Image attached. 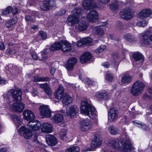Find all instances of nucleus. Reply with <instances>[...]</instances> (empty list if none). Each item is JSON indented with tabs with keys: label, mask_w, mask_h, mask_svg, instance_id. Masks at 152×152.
<instances>
[{
	"label": "nucleus",
	"mask_w": 152,
	"mask_h": 152,
	"mask_svg": "<svg viewBox=\"0 0 152 152\" xmlns=\"http://www.w3.org/2000/svg\"><path fill=\"white\" fill-rule=\"evenodd\" d=\"M81 113L87 115L90 118L98 121L97 112L94 107L89 104L86 101L81 102L80 107Z\"/></svg>",
	"instance_id": "obj_1"
},
{
	"label": "nucleus",
	"mask_w": 152,
	"mask_h": 152,
	"mask_svg": "<svg viewBox=\"0 0 152 152\" xmlns=\"http://www.w3.org/2000/svg\"><path fill=\"white\" fill-rule=\"evenodd\" d=\"M8 93V94H4L3 96L4 101H6L9 104L12 102V100L10 99V94H11L12 97L15 101H19L22 99V93L20 90L10 89Z\"/></svg>",
	"instance_id": "obj_2"
},
{
	"label": "nucleus",
	"mask_w": 152,
	"mask_h": 152,
	"mask_svg": "<svg viewBox=\"0 0 152 152\" xmlns=\"http://www.w3.org/2000/svg\"><path fill=\"white\" fill-rule=\"evenodd\" d=\"M82 10L80 8L73 9L72 11V15L67 18V23L70 26L75 25L79 20L78 17L82 15Z\"/></svg>",
	"instance_id": "obj_3"
},
{
	"label": "nucleus",
	"mask_w": 152,
	"mask_h": 152,
	"mask_svg": "<svg viewBox=\"0 0 152 152\" xmlns=\"http://www.w3.org/2000/svg\"><path fill=\"white\" fill-rule=\"evenodd\" d=\"M144 84L140 81L135 82L133 85L131 90V94L133 96L138 95L145 88Z\"/></svg>",
	"instance_id": "obj_4"
},
{
	"label": "nucleus",
	"mask_w": 152,
	"mask_h": 152,
	"mask_svg": "<svg viewBox=\"0 0 152 152\" xmlns=\"http://www.w3.org/2000/svg\"><path fill=\"white\" fill-rule=\"evenodd\" d=\"M120 17L123 19L126 20L131 19L134 16V10L131 8H126L120 12Z\"/></svg>",
	"instance_id": "obj_5"
},
{
	"label": "nucleus",
	"mask_w": 152,
	"mask_h": 152,
	"mask_svg": "<svg viewBox=\"0 0 152 152\" xmlns=\"http://www.w3.org/2000/svg\"><path fill=\"white\" fill-rule=\"evenodd\" d=\"M91 122L88 119L82 120L79 122V129L83 132H87L91 128Z\"/></svg>",
	"instance_id": "obj_6"
},
{
	"label": "nucleus",
	"mask_w": 152,
	"mask_h": 152,
	"mask_svg": "<svg viewBox=\"0 0 152 152\" xmlns=\"http://www.w3.org/2000/svg\"><path fill=\"white\" fill-rule=\"evenodd\" d=\"M39 110L40 115L42 118H49L51 116V111L48 106H40Z\"/></svg>",
	"instance_id": "obj_7"
},
{
	"label": "nucleus",
	"mask_w": 152,
	"mask_h": 152,
	"mask_svg": "<svg viewBox=\"0 0 152 152\" xmlns=\"http://www.w3.org/2000/svg\"><path fill=\"white\" fill-rule=\"evenodd\" d=\"M18 133L27 139H30L32 136V132L24 126H21L19 129Z\"/></svg>",
	"instance_id": "obj_8"
},
{
	"label": "nucleus",
	"mask_w": 152,
	"mask_h": 152,
	"mask_svg": "<svg viewBox=\"0 0 152 152\" xmlns=\"http://www.w3.org/2000/svg\"><path fill=\"white\" fill-rule=\"evenodd\" d=\"M120 143L123 147V152H134V148L129 142L121 140Z\"/></svg>",
	"instance_id": "obj_9"
},
{
	"label": "nucleus",
	"mask_w": 152,
	"mask_h": 152,
	"mask_svg": "<svg viewBox=\"0 0 152 152\" xmlns=\"http://www.w3.org/2000/svg\"><path fill=\"white\" fill-rule=\"evenodd\" d=\"M118 112L115 108H110L108 113V119L111 121H115L118 118Z\"/></svg>",
	"instance_id": "obj_10"
},
{
	"label": "nucleus",
	"mask_w": 152,
	"mask_h": 152,
	"mask_svg": "<svg viewBox=\"0 0 152 152\" xmlns=\"http://www.w3.org/2000/svg\"><path fill=\"white\" fill-rule=\"evenodd\" d=\"M79 108L75 105L71 106L69 109L66 110V115L70 116L71 118H73L76 116V114L78 113Z\"/></svg>",
	"instance_id": "obj_11"
},
{
	"label": "nucleus",
	"mask_w": 152,
	"mask_h": 152,
	"mask_svg": "<svg viewBox=\"0 0 152 152\" xmlns=\"http://www.w3.org/2000/svg\"><path fill=\"white\" fill-rule=\"evenodd\" d=\"M98 12L95 10L89 11L87 16V20L89 22H94L97 20Z\"/></svg>",
	"instance_id": "obj_12"
},
{
	"label": "nucleus",
	"mask_w": 152,
	"mask_h": 152,
	"mask_svg": "<svg viewBox=\"0 0 152 152\" xmlns=\"http://www.w3.org/2000/svg\"><path fill=\"white\" fill-rule=\"evenodd\" d=\"M77 62V59L75 58L72 57L70 58L65 64V67L67 70L72 71Z\"/></svg>",
	"instance_id": "obj_13"
},
{
	"label": "nucleus",
	"mask_w": 152,
	"mask_h": 152,
	"mask_svg": "<svg viewBox=\"0 0 152 152\" xmlns=\"http://www.w3.org/2000/svg\"><path fill=\"white\" fill-rule=\"evenodd\" d=\"M152 14V10L150 9H145L141 11L138 14L139 18L143 19L150 17Z\"/></svg>",
	"instance_id": "obj_14"
},
{
	"label": "nucleus",
	"mask_w": 152,
	"mask_h": 152,
	"mask_svg": "<svg viewBox=\"0 0 152 152\" xmlns=\"http://www.w3.org/2000/svg\"><path fill=\"white\" fill-rule=\"evenodd\" d=\"M23 114L24 119L30 122L31 121L35 118L34 113L31 110H25L23 112Z\"/></svg>",
	"instance_id": "obj_15"
},
{
	"label": "nucleus",
	"mask_w": 152,
	"mask_h": 152,
	"mask_svg": "<svg viewBox=\"0 0 152 152\" xmlns=\"http://www.w3.org/2000/svg\"><path fill=\"white\" fill-rule=\"evenodd\" d=\"M107 24V23L104 22L100 26H97L93 29V32L95 35L98 36H102L104 34V30L101 28V26H104Z\"/></svg>",
	"instance_id": "obj_16"
},
{
	"label": "nucleus",
	"mask_w": 152,
	"mask_h": 152,
	"mask_svg": "<svg viewBox=\"0 0 152 152\" xmlns=\"http://www.w3.org/2000/svg\"><path fill=\"white\" fill-rule=\"evenodd\" d=\"M41 126V124L39 121L35 123L32 121L29 122L27 125L29 129L34 131H38L40 129Z\"/></svg>",
	"instance_id": "obj_17"
},
{
	"label": "nucleus",
	"mask_w": 152,
	"mask_h": 152,
	"mask_svg": "<svg viewBox=\"0 0 152 152\" xmlns=\"http://www.w3.org/2000/svg\"><path fill=\"white\" fill-rule=\"evenodd\" d=\"M41 131L44 133H50L52 132L53 129L52 124L48 123H43Z\"/></svg>",
	"instance_id": "obj_18"
},
{
	"label": "nucleus",
	"mask_w": 152,
	"mask_h": 152,
	"mask_svg": "<svg viewBox=\"0 0 152 152\" xmlns=\"http://www.w3.org/2000/svg\"><path fill=\"white\" fill-rule=\"evenodd\" d=\"M88 27L85 21H79V20L75 26V30L77 31H80L85 30Z\"/></svg>",
	"instance_id": "obj_19"
},
{
	"label": "nucleus",
	"mask_w": 152,
	"mask_h": 152,
	"mask_svg": "<svg viewBox=\"0 0 152 152\" xmlns=\"http://www.w3.org/2000/svg\"><path fill=\"white\" fill-rule=\"evenodd\" d=\"M24 105L22 102H16L13 103L11 107V109L14 111L21 112L24 108Z\"/></svg>",
	"instance_id": "obj_20"
},
{
	"label": "nucleus",
	"mask_w": 152,
	"mask_h": 152,
	"mask_svg": "<svg viewBox=\"0 0 152 152\" xmlns=\"http://www.w3.org/2000/svg\"><path fill=\"white\" fill-rule=\"evenodd\" d=\"M61 50L64 52L69 51L71 50L72 47L70 44L65 40L61 41Z\"/></svg>",
	"instance_id": "obj_21"
},
{
	"label": "nucleus",
	"mask_w": 152,
	"mask_h": 152,
	"mask_svg": "<svg viewBox=\"0 0 152 152\" xmlns=\"http://www.w3.org/2000/svg\"><path fill=\"white\" fill-rule=\"evenodd\" d=\"M64 89L63 86L61 85L59 86L58 90L55 94L56 98L58 100L56 101L54 100L55 102H58L59 100H61L62 98L64 96Z\"/></svg>",
	"instance_id": "obj_22"
},
{
	"label": "nucleus",
	"mask_w": 152,
	"mask_h": 152,
	"mask_svg": "<svg viewBox=\"0 0 152 152\" xmlns=\"http://www.w3.org/2000/svg\"><path fill=\"white\" fill-rule=\"evenodd\" d=\"M83 5L85 9L88 10L95 7L96 4L92 0H84Z\"/></svg>",
	"instance_id": "obj_23"
},
{
	"label": "nucleus",
	"mask_w": 152,
	"mask_h": 152,
	"mask_svg": "<svg viewBox=\"0 0 152 152\" xmlns=\"http://www.w3.org/2000/svg\"><path fill=\"white\" fill-rule=\"evenodd\" d=\"M46 141L49 145L52 146L55 145L58 142L56 138L51 135H48L46 137Z\"/></svg>",
	"instance_id": "obj_24"
},
{
	"label": "nucleus",
	"mask_w": 152,
	"mask_h": 152,
	"mask_svg": "<svg viewBox=\"0 0 152 152\" xmlns=\"http://www.w3.org/2000/svg\"><path fill=\"white\" fill-rule=\"evenodd\" d=\"M112 62L114 64V67L115 71H117L120 62L119 60V56L117 53H114L112 55Z\"/></svg>",
	"instance_id": "obj_25"
},
{
	"label": "nucleus",
	"mask_w": 152,
	"mask_h": 152,
	"mask_svg": "<svg viewBox=\"0 0 152 152\" xmlns=\"http://www.w3.org/2000/svg\"><path fill=\"white\" fill-rule=\"evenodd\" d=\"M91 56L89 52H85L80 58V61L81 63H84L88 61L91 58Z\"/></svg>",
	"instance_id": "obj_26"
},
{
	"label": "nucleus",
	"mask_w": 152,
	"mask_h": 152,
	"mask_svg": "<svg viewBox=\"0 0 152 152\" xmlns=\"http://www.w3.org/2000/svg\"><path fill=\"white\" fill-rule=\"evenodd\" d=\"M63 119V115L59 113L55 114L51 118L53 121L55 123H58L62 122Z\"/></svg>",
	"instance_id": "obj_27"
},
{
	"label": "nucleus",
	"mask_w": 152,
	"mask_h": 152,
	"mask_svg": "<svg viewBox=\"0 0 152 152\" xmlns=\"http://www.w3.org/2000/svg\"><path fill=\"white\" fill-rule=\"evenodd\" d=\"M101 140L97 137H95L91 143V146L93 148H97L101 145Z\"/></svg>",
	"instance_id": "obj_28"
},
{
	"label": "nucleus",
	"mask_w": 152,
	"mask_h": 152,
	"mask_svg": "<svg viewBox=\"0 0 152 152\" xmlns=\"http://www.w3.org/2000/svg\"><path fill=\"white\" fill-rule=\"evenodd\" d=\"M95 96L97 98L102 99H106L108 98V93L104 91L97 92Z\"/></svg>",
	"instance_id": "obj_29"
},
{
	"label": "nucleus",
	"mask_w": 152,
	"mask_h": 152,
	"mask_svg": "<svg viewBox=\"0 0 152 152\" xmlns=\"http://www.w3.org/2000/svg\"><path fill=\"white\" fill-rule=\"evenodd\" d=\"M124 39L130 42L134 43L136 41V37L130 33L126 34L124 35Z\"/></svg>",
	"instance_id": "obj_30"
},
{
	"label": "nucleus",
	"mask_w": 152,
	"mask_h": 152,
	"mask_svg": "<svg viewBox=\"0 0 152 152\" xmlns=\"http://www.w3.org/2000/svg\"><path fill=\"white\" fill-rule=\"evenodd\" d=\"M151 41L152 42V35L150 37L147 34H144L142 35V42L145 44H148Z\"/></svg>",
	"instance_id": "obj_31"
},
{
	"label": "nucleus",
	"mask_w": 152,
	"mask_h": 152,
	"mask_svg": "<svg viewBox=\"0 0 152 152\" xmlns=\"http://www.w3.org/2000/svg\"><path fill=\"white\" fill-rule=\"evenodd\" d=\"M40 87L44 88L45 93L49 96H50L52 94V91L49 86L46 84H42L40 85Z\"/></svg>",
	"instance_id": "obj_32"
},
{
	"label": "nucleus",
	"mask_w": 152,
	"mask_h": 152,
	"mask_svg": "<svg viewBox=\"0 0 152 152\" xmlns=\"http://www.w3.org/2000/svg\"><path fill=\"white\" fill-rule=\"evenodd\" d=\"M73 101L72 99L68 94H66L62 100V102L65 106L71 103Z\"/></svg>",
	"instance_id": "obj_33"
},
{
	"label": "nucleus",
	"mask_w": 152,
	"mask_h": 152,
	"mask_svg": "<svg viewBox=\"0 0 152 152\" xmlns=\"http://www.w3.org/2000/svg\"><path fill=\"white\" fill-rule=\"evenodd\" d=\"M61 42H55L52 45L49 50L52 51H54L61 49Z\"/></svg>",
	"instance_id": "obj_34"
},
{
	"label": "nucleus",
	"mask_w": 152,
	"mask_h": 152,
	"mask_svg": "<svg viewBox=\"0 0 152 152\" xmlns=\"http://www.w3.org/2000/svg\"><path fill=\"white\" fill-rule=\"evenodd\" d=\"M132 80V77L128 74H125L121 77V82L123 83H130Z\"/></svg>",
	"instance_id": "obj_35"
},
{
	"label": "nucleus",
	"mask_w": 152,
	"mask_h": 152,
	"mask_svg": "<svg viewBox=\"0 0 152 152\" xmlns=\"http://www.w3.org/2000/svg\"><path fill=\"white\" fill-rule=\"evenodd\" d=\"M132 57L134 60L136 61H138L143 60L142 55L138 52H134L132 54Z\"/></svg>",
	"instance_id": "obj_36"
},
{
	"label": "nucleus",
	"mask_w": 152,
	"mask_h": 152,
	"mask_svg": "<svg viewBox=\"0 0 152 152\" xmlns=\"http://www.w3.org/2000/svg\"><path fill=\"white\" fill-rule=\"evenodd\" d=\"M109 144L110 146L114 149H117L119 148L120 147L118 140H111Z\"/></svg>",
	"instance_id": "obj_37"
},
{
	"label": "nucleus",
	"mask_w": 152,
	"mask_h": 152,
	"mask_svg": "<svg viewBox=\"0 0 152 152\" xmlns=\"http://www.w3.org/2000/svg\"><path fill=\"white\" fill-rule=\"evenodd\" d=\"M49 78L48 77H41L36 75L34 77L33 81L35 82L39 81H48L49 80Z\"/></svg>",
	"instance_id": "obj_38"
},
{
	"label": "nucleus",
	"mask_w": 152,
	"mask_h": 152,
	"mask_svg": "<svg viewBox=\"0 0 152 152\" xmlns=\"http://www.w3.org/2000/svg\"><path fill=\"white\" fill-rule=\"evenodd\" d=\"M13 120L17 128L18 127L21 125L22 121L21 119L18 116L14 115L13 116Z\"/></svg>",
	"instance_id": "obj_39"
},
{
	"label": "nucleus",
	"mask_w": 152,
	"mask_h": 152,
	"mask_svg": "<svg viewBox=\"0 0 152 152\" xmlns=\"http://www.w3.org/2000/svg\"><path fill=\"white\" fill-rule=\"evenodd\" d=\"M109 132L112 134H116L118 132V129L113 125H110L108 128Z\"/></svg>",
	"instance_id": "obj_40"
},
{
	"label": "nucleus",
	"mask_w": 152,
	"mask_h": 152,
	"mask_svg": "<svg viewBox=\"0 0 152 152\" xmlns=\"http://www.w3.org/2000/svg\"><path fill=\"white\" fill-rule=\"evenodd\" d=\"M12 11V7L10 6H8L2 12L1 15L6 16L8 14L11 13Z\"/></svg>",
	"instance_id": "obj_41"
},
{
	"label": "nucleus",
	"mask_w": 152,
	"mask_h": 152,
	"mask_svg": "<svg viewBox=\"0 0 152 152\" xmlns=\"http://www.w3.org/2000/svg\"><path fill=\"white\" fill-rule=\"evenodd\" d=\"M17 18H13L12 19L7 21L6 23V26L9 28L11 27L13 25L15 24L17 22Z\"/></svg>",
	"instance_id": "obj_42"
},
{
	"label": "nucleus",
	"mask_w": 152,
	"mask_h": 152,
	"mask_svg": "<svg viewBox=\"0 0 152 152\" xmlns=\"http://www.w3.org/2000/svg\"><path fill=\"white\" fill-rule=\"evenodd\" d=\"M80 148L77 146H73L67 149L66 152H79Z\"/></svg>",
	"instance_id": "obj_43"
},
{
	"label": "nucleus",
	"mask_w": 152,
	"mask_h": 152,
	"mask_svg": "<svg viewBox=\"0 0 152 152\" xmlns=\"http://www.w3.org/2000/svg\"><path fill=\"white\" fill-rule=\"evenodd\" d=\"M66 134V130L65 129H62L60 133V137L61 139L64 141H66L67 138Z\"/></svg>",
	"instance_id": "obj_44"
},
{
	"label": "nucleus",
	"mask_w": 152,
	"mask_h": 152,
	"mask_svg": "<svg viewBox=\"0 0 152 152\" xmlns=\"http://www.w3.org/2000/svg\"><path fill=\"white\" fill-rule=\"evenodd\" d=\"M40 7L43 11H46L49 9L46 1H44L42 3H41Z\"/></svg>",
	"instance_id": "obj_45"
},
{
	"label": "nucleus",
	"mask_w": 152,
	"mask_h": 152,
	"mask_svg": "<svg viewBox=\"0 0 152 152\" xmlns=\"http://www.w3.org/2000/svg\"><path fill=\"white\" fill-rule=\"evenodd\" d=\"M105 77L106 80L110 81H112L113 80V77L111 73L107 72L106 74Z\"/></svg>",
	"instance_id": "obj_46"
},
{
	"label": "nucleus",
	"mask_w": 152,
	"mask_h": 152,
	"mask_svg": "<svg viewBox=\"0 0 152 152\" xmlns=\"http://www.w3.org/2000/svg\"><path fill=\"white\" fill-rule=\"evenodd\" d=\"M148 23L147 21L143 20L142 21L139 22L137 23V25L139 27H144L146 26Z\"/></svg>",
	"instance_id": "obj_47"
},
{
	"label": "nucleus",
	"mask_w": 152,
	"mask_h": 152,
	"mask_svg": "<svg viewBox=\"0 0 152 152\" xmlns=\"http://www.w3.org/2000/svg\"><path fill=\"white\" fill-rule=\"evenodd\" d=\"M83 41L84 42L85 45L89 44H91L92 42V39L90 37H87L85 38L82 39Z\"/></svg>",
	"instance_id": "obj_48"
},
{
	"label": "nucleus",
	"mask_w": 152,
	"mask_h": 152,
	"mask_svg": "<svg viewBox=\"0 0 152 152\" xmlns=\"http://www.w3.org/2000/svg\"><path fill=\"white\" fill-rule=\"evenodd\" d=\"M106 48V46L104 45H102L98 48L95 50V52L96 53L102 52Z\"/></svg>",
	"instance_id": "obj_49"
},
{
	"label": "nucleus",
	"mask_w": 152,
	"mask_h": 152,
	"mask_svg": "<svg viewBox=\"0 0 152 152\" xmlns=\"http://www.w3.org/2000/svg\"><path fill=\"white\" fill-rule=\"evenodd\" d=\"M49 49L46 50H44L42 51V60L45 61L47 59V56H46L48 54L47 51L49 50Z\"/></svg>",
	"instance_id": "obj_50"
},
{
	"label": "nucleus",
	"mask_w": 152,
	"mask_h": 152,
	"mask_svg": "<svg viewBox=\"0 0 152 152\" xmlns=\"http://www.w3.org/2000/svg\"><path fill=\"white\" fill-rule=\"evenodd\" d=\"M110 8L112 11H114L118 9V4L117 3L112 4L110 5Z\"/></svg>",
	"instance_id": "obj_51"
},
{
	"label": "nucleus",
	"mask_w": 152,
	"mask_h": 152,
	"mask_svg": "<svg viewBox=\"0 0 152 152\" xmlns=\"http://www.w3.org/2000/svg\"><path fill=\"white\" fill-rule=\"evenodd\" d=\"M46 1L49 8L55 6V3L54 0H47Z\"/></svg>",
	"instance_id": "obj_52"
},
{
	"label": "nucleus",
	"mask_w": 152,
	"mask_h": 152,
	"mask_svg": "<svg viewBox=\"0 0 152 152\" xmlns=\"http://www.w3.org/2000/svg\"><path fill=\"white\" fill-rule=\"evenodd\" d=\"M39 35L41 37V38L43 40L45 39L47 37L46 33L42 31H39Z\"/></svg>",
	"instance_id": "obj_53"
},
{
	"label": "nucleus",
	"mask_w": 152,
	"mask_h": 152,
	"mask_svg": "<svg viewBox=\"0 0 152 152\" xmlns=\"http://www.w3.org/2000/svg\"><path fill=\"white\" fill-rule=\"evenodd\" d=\"M77 45L78 47L83 46L85 45L84 42L83 41L82 39H81L77 42Z\"/></svg>",
	"instance_id": "obj_54"
},
{
	"label": "nucleus",
	"mask_w": 152,
	"mask_h": 152,
	"mask_svg": "<svg viewBox=\"0 0 152 152\" xmlns=\"http://www.w3.org/2000/svg\"><path fill=\"white\" fill-rule=\"evenodd\" d=\"M31 55L34 59L36 60L38 59V56L37 53L36 52H32L31 53Z\"/></svg>",
	"instance_id": "obj_55"
},
{
	"label": "nucleus",
	"mask_w": 152,
	"mask_h": 152,
	"mask_svg": "<svg viewBox=\"0 0 152 152\" xmlns=\"http://www.w3.org/2000/svg\"><path fill=\"white\" fill-rule=\"evenodd\" d=\"M26 21H33V18L30 16L27 15L25 17V18Z\"/></svg>",
	"instance_id": "obj_56"
},
{
	"label": "nucleus",
	"mask_w": 152,
	"mask_h": 152,
	"mask_svg": "<svg viewBox=\"0 0 152 152\" xmlns=\"http://www.w3.org/2000/svg\"><path fill=\"white\" fill-rule=\"evenodd\" d=\"M18 12V10L16 7H14L13 8L12 7V11L11 13H12L13 15L16 14Z\"/></svg>",
	"instance_id": "obj_57"
},
{
	"label": "nucleus",
	"mask_w": 152,
	"mask_h": 152,
	"mask_svg": "<svg viewBox=\"0 0 152 152\" xmlns=\"http://www.w3.org/2000/svg\"><path fill=\"white\" fill-rule=\"evenodd\" d=\"M7 53L10 54H12L15 53V51L14 49H9L7 50Z\"/></svg>",
	"instance_id": "obj_58"
},
{
	"label": "nucleus",
	"mask_w": 152,
	"mask_h": 152,
	"mask_svg": "<svg viewBox=\"0 0 152 152\" xmlns=\"http://www.w3.org/2000/svg\"><path fill=\"white\" fill-rule=\"evenodd\" d=\"M0 49L1 50H3L5 49L4 44L3 42H0Z\"/></svg>",
	"instance_id": "obj_59"
},
{
	"label": "nucleus",
	"mask_w": 152,
	"mask_h": 152,
	"mask_svg": "<svg viewBox=\"0 0 152 152\" xmlns=\"http://www.w3.org/2000/svg\"><path fill=\"white\" fill-rule=\"evenodd\" d=\"M86 82L87 84L89 85H92L93 83V82L88 79H86Z\"/></svg>",
	"instance_id": "obj_60"
},
{
	"label": "nucleus",
	"mask_w": 152,
	"mask_h": 152,
	"mask_svg": "<svg viewBox=\"0 0 152 152\" xmlns=\"http://www.w3.org/2000/svg\"><path fill=\"white\" fill-rule=\"evenodd\" d=\"M92 149L90 148L85 147L83 149V151H92Z\"/></svg>",
	"instance_id": "obj_61"
},
{
	"label": "nucleus",
	"mask_w": 152,
	"mask_h": 152,
	"mask_svg": "<svg viewBox=\"0 0 152 152\" xmlns=\"http://www.w3.org/2000/svg\"><path fill=\"white\" fill-rule=\"evenodd\" d=\"M56 70V69L55 67H52L50 70L51 74L52 75H53L55 73Z\"/></svg>",
	"instance_id": "obj_62"
},
{
	"label": "nucleus",
	"mask_w": 152,
	"mask_h": 152,
	"mask_svg": "<svg viewBox=\"0 0 152 152\" xmlns=\"http://www.w3.org/2000/svg\"><path fill=\"white\" fill-rule=\"evenodd\" d=\"M103 66L105 68H108L109 66V64L107 62H105L102 64Z\"/></svg>",
	"instance_id": "obj_63"
},
{
	"label": "nucleus",
	"mask_w": 152,
	"mask_h": 152,
	"mask_svg": "<svg viewBox=\"0 0 152 152\" xmlns=\"http://www.w3.org/2000/svg\"><path fill=\"white\" fill-rule=\"evenodd\" d=\"M99 2L103 4H107L109 2V0H98Z\"/></svg>",
	"instance_id": "obj_64"
}]
</instances>
